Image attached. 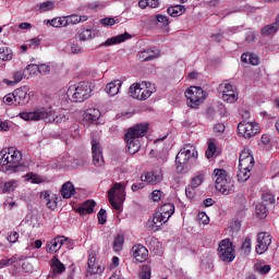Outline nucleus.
<instances>
[{
  "label": "nucleus",
  "instance_id": "f257e3e1",
  "mask_svg": "<svg viewBox=\"0 0 279 279\" xmlns=\"http://www.w3.org/2000/svg\"><path fill=\"white\" fill-rule=\"evenodd\" d=\"M19 117L24 121H45L46 123H66L69 113H59L53 116L45 107L36 108L33 111H22Z\"/></svg>",
  "mask_w": 279,
  "mask_h": 279
},
{
  "label": "nucleus",
  "instance_id": "f03ea898",
  "mask_svg": "<svg viewBox=\"0 0 279 279\" xmlns=\"http://www.w3.org/2000/svg\"><path fill=\"white\" fill-rule=\"evenodd\" d=\"M21 160H23V155L14 148L0 151V166L4 167L5 173H16L21 167Z\"/></svg>",
  "mask_w": 279,
  "mask_h": 279
},
{
  "label": "nucleus",
  "instance_id": "7ed1b4c3",
  "mask_svg": "<svg viewBox=\"0 0 279 279\" xmlns=\"http://www.w3.org/2000/svg\"><path fill=\"white\" fill-rule=\"evenodd\" d=\"M214 180L216 182V189L222 195H230V193L234 192V181L228 175V171L223 169H215Z\"/></svg>",
  "mask_w": 279,
  "mask_h": 279
},
{
  "label": "nucleus",
  "instance_id": "20e7f679",
  "mask_svg": "<svg viewBox=\"0 0 279 279\" xmlns=\"http://www.w3.org/2000/svg\"><path fill=\"white\" fill-rule=\"evenodd\" d=\"M129 93L133 99H137V101H145L156 93V87H153L151 83L144 81L142 83H134L131 85Z\"/></svg>",
  "mask_w": 279,
  "mask_h": 279
},
{
  "label": "nucleus",
  "instance_id": "39448f33",
  "mask_svg": "<svg viewBox=\"0 0 279 279\" xmlns=\"http://www.w3.org/2000/svg\"><path fill=\"white\" fill-rule=\"evenodd\" d=\"M109 204L118 213H121L125 202V185L123 183H113L108 191Z\"/></svg>",
  "mask_w": 279,
  "mask_h": 279
},
{
  "label": "nucleus",
  "instance_id": "423d86ee",
  "mask_svg": "<svg viewBox=\"0 0 279 279\" xmlns=\"http://www.w3.org/2000/svg\"><path fill=\"white\" fill-rule=\"evenodd\" d=\"M189 160H197V149L191 144H186L175 157L178 173H184V167Z\"/></svg>",
  "mask_w": 279,
  "mask_h": 279
},
{
  "label": "nucleus",
  "instance_id": "0eeeda50",
  "mask_svg": "<svg viewBox=\"0 0 279 279\" xmlns=\"http://www.w3.org/2000/svg\"><path fill=\"white\" fill-rule=\"evenodd\" d=\"M68 97H72V101L82 102L90 98V87L87 82H80L76 85H71L66 92Z\"/></svg>",
  "mask_w": 279,
  "mask_h": 279
},
{
  "label": "nucleus",
  "instance_id": "6e6552de",
  "mask_svg": "<svg viewBox=\"0 0 279 279\" xmlns=\"http://www.w3.org/2000/svg\"><path fill=\"white\" fill-rule=\"evenodd\" d=\"M185 97L189 108L197 110L206 99V92L202 87L191 86L185 90Z\"/></svg>",
  "mask_w": 279,
  "mask_h": 279
},
{
  "label": "nucleus",
  "instance_id": "1a4fd4ad",
  "mask_svg": "<svg viewBox=\"0 0 279 279\" xmlns=\"http://www.w3.org/2000/svg\"><path fill=\"white\" fill-rule=\"evenodd\" d=\"M218 256L222 263H232L236 258L234 245L230 239L221 240L218 244Z\"/></svg>",
  "mask_w": 279,
  "mask_h": 279
},
{
  "label": "nucleus",
  "instance_id": "9d476101",
  "mask_svg": "<svg viewBox=\"0 0 279 279\" xmlns=\"http://www.w3.org/2000/svg\"><path fill=\"white\" fill-rule=\"evenodd\" d=\"M149 130V123L144 122V123H138L135 124L134 126L130 128L128 132L125 133L126 138H143L145 134H147Z\"/></svg>",
  "mask_w": 279,
  "mask_h": 279
},
{
  "label": "nucleus",
  "instance_id": "9b49d317",
  "mask_svg": "<svg viewBox=\"0 0 279 279\" xmlns=\"http://www.w3.org/2000/svg\"><path fill=\"white\" fill-rule=\"evenodd\" d=\"M169 221V218L165 217L158 210L154 214L153 219L147 221V229L151 232H158L165 223Z\"/></svg>",
  "mask_w": 279,
  "mask_h": 279
},
{
  "label": "nucleus",
  "instance_id": "f8f14e48",
  "mask_svg": "<svg viewBox=\"0 0 279 279\" xmlns=\"http://www.w3.org/2000/svg\"><path fill=\"white\" fill-rule=\"evenodd\" d=\"M15 96V106H25L26 104H29V99H32V96H29V86L25 85L22 86L14 92Z\"/></svg>",
  "mask_w": 279,
  "mask_h": 279
},
{
  "label": "nucleus",
  "instance_id": "ddd939ff",
  "mask_svg": "<svg viewBox=\"0 0 279 279\" xmlns=\"http://www.w3.org/2000/svg\"><path fill=\"white\" fill-rule=\"evenodd\" d=\"M258 132V129H255L254 123L242 121L238 124V134L243 136V138H252Z\"/></svg>",
  "mask_w": 279,
  "mask_h": 279
},
{
  "label": "nucleus",
  "instance_id": "4468645a",
  "mask_svg": "<svg viewBox=\"0 0 279 279\" xmlns=\"http://www.w3.org/2000/svg\"><path fill=\"white\" fill-rule=\"evenodd\" d=\"M131 254L136 263H145L149 258V251L143 244H135L131 248Z\"/></svg>",
  "mask_w": 279,
  "mask_h": 279
},
{
  "label": "nucleus",
  "instance_id": "2eb2a0df",
  "mask_svg": "<svg viewBox=\"0 0 279 279\" xmlns=\"http://www.w3.org/2000/svg\"><path fill=\"white\" fill-rule=\"evenodd\" d=\"M254 165H256V161L252 153L245 149L242 150L239 157V169H254Z\"/></svg>",
  "mask_w": 279,
  "mask_h": 279
},
{
  "label": "nucleus",
  "instance_id": "dca6fc26",
  "mask_svg": "<svg viewBox=\"0 0 279 279\" xmlns=\"http://www.w3.org/2000/svg\"><path fill=\"white\" fill-rule=\"evenodd\" d=\"M257 245H256V253L257 254H265L267 250H269V245H271V235L267 232L258 233L257 236Z\"/></svg>",
  "mask_w": 279,
  "mask_h": 279
},
{
  "label": "nucleus",
  "instance_id": "f3484780",
  "mask_svg": "<svg viewBox=\"0 0 279 279\" xmlns=\"http://www.w3.org/2000/svg\"><path fill=\"white\" fill-rule=\"evenodd\" d=\"M92 155L95 167H101V165H104V155L101 151V144L96 140L92 141Z\"/></svg>",
  "mask_w": 279,
  "mask_h": 279
},
{
  "label": "nucleus",
  "instance_id": "a211bd4d",
  "mask_svg": "<svg viewBox=\"0 0 279 279\" xmlns=\"http://www.w3.org/2000/svg\"><path fill=\"white\" fill-rule=\"evenodd\" d=\"M66 241H69V238L64 235H58L48 243L46 250L49 254H56V252H58L60 247L66 243Z\"/></svg>",
  "mask_w": 279,
  "mask_h": 279
},
{
  "label": "nucleus",
  "instance_id": "6ab92c4d",
  "mask_svg": "<svg viewBox=\"0 0 279 279\" xmlns=\"http://www.w3.org/2000/svg\"><path fill=\"white\" fill-rule=\"evenodd\" d=\"M157 58H160V51L156 48H148L138 53L141 62H151V60H156Z\"/></svg>",
  "mask_w": 279,
  "mask_h": 279
},
{
  "label": "nucleus",
  "instance_id": "aec40b11",
  "mask_svg": "<svg viewBox=\"0 0 279 279\" xmlns=\"http://www.w3.org/2000/svg\"><path fill=\"white\" fill-rule=\"evenodd\" d=\"M142 182H147L148 184H158L162 182V172L150 171L141 175Z\"/></svg>",
  "mask_w": 279,
  "mask_h": 279
},
{
  "label": "nucleus",
  "instance_id": "412c9836",
  "mask_svg": "<svg viewBox=\"0 0 279 279\" xmlns=\"http://www.w3.org/2000/svg\"><path fill=\"white\" fill-rule=\"evenodd\" d=\"M124 141L126 143L128 154L134 156V154H138V151H141V141L134 137H128V135H124Z\"/></svg>",
  "mask_w": 279,
  "mask_h": 279
},
{
  "label": "nucleus",
  "instance_id": "4be33fe9",
  "mask_svg": "<svg viewBox=\"0 0 279 279\" xmlns=\"http://www.w3.org/2000/svg\"><path fill=\"white\" fill-rule=\"evenodd\" d=\"M40 199L46 202V206L50 210H56V208H58V195L50 194L49 192H41Z\"/></svg>",
  "mask_w": 279,
  "mask_h": 279
},
{
  "label": "nucleus",
  "instance_id": "5701e85b",
  "mask_svg": "<svg viewBox=\"0 0 279 279\" xmlns=\"http://www.w3.org/2000/svg\"><path fill=\"white\" fill-rule=\"evenodd\" d=\"M95 206H97L95 201H86L78 207L77 213L80 215H93L95 213Z\"/></svg>",
  "mask_w": 279,
  "mask_h": 279
},
{
  "label": "nucleus",
  "instance_id": "b1692460",
  "mask_svg": "<svg viewBox=\"0 0 279 279\" xmlns=\"http://www.w3.org/2000/svg\"><path fill=\"white\" fill-rule=\"evenodd\" d=\"M121 81L120 80H116L112 81L111 83H108L106 85V93L107 95H110V97H114V95H119V90H121Z\"/></svg>",
  "mask_w": 279,
  "mask_h": 279
},
{
  "label": "nucleus",
  "instance_id": "393cba45",
  "mask_svg": "<svg viewBox=\"0 0 279 279\" xmlns=\"http://www.w3.org/2000/svg\"><path fill=\"white\" fill-rule=\"evenodd\" d=\"M157 211L165 218L171 219V216L175 213V205H173V203H166L161 205Z\"/></svg>",
  "mask_w": 279,
  "mask_h": 279
},
{
  "label": "nucleus",
  "instance_id": "a878e982",
  "mask_svg": "<svg viewBox=\"0 0 279 279\" xmlns=\"http://www.w3.org/2000/svg\"><path fill=\"white\" fill-rule=\"evenodd\" d=\"M132 38V35L124 33L114 37H111L105 41L106 47H111V45H119L120 43H125V40Z\"/></svg>",
  "mask_w": 279,
  "mask_h": 279
},
{
  "label": "nucleus",
  "instance_id": "bb28decb",
  "mask_svg": "<svg viewBox=\"0 0 279 279\" xmlns=\"http://www.w3.org/2000/svg\"><path fill=\"white\" fill-rule=\"evenodd\" d=\"M75 193V186L71 181L65 182L61 187V195L64 199H70Z\"/></svg>",
  "mask_w": 279,
  "mask_h": 279
},
{
  "label": "nucleus",
  "instance_id": "cd10ccee",
  "mask_svg": "<svg viewBox=\"0 0 279 279\" xmlns=\"http://www.w3.org/2000/svg\"><path fill=\"white\" fill-rule=\"evenodd\" d=\"M101 117V111L97 108H89L85 111V121H88L89 123H93L97 120H99Z\"/></svg>",
  "mask_w": 279,
  "mask_h": 279
},
{
  "label": "nucleus",
  "instance_id": "c85d7f7f",
  "mask_svg": "<svg viewBox=\"0 0 279 279\" xmlns=\"http://www.w3.org/2000/svg\"><path fill=\"white\" fill-rule=\"evenodd\" d=\"M241 61L245 62L246 64H252L253 66H258L259 59L258 56L252 53V52H244L241 56Z\"/></svg>",
  "mask_w": 279,
  "mask_h": 279
},
{
  "label": "nucleus",
  "instance_id": "c756f323",
  "mask_svg": "<svg viewBox=\"0 0 279 279\" xmlns=\"http://www.w3.org/2000/svg\"><path fill=\"white\" fill-rule=\"evenodd\" d=\"M169 16H172L173 19L178 16H182L186 12V8L182 4H177L168 8L167 10Z\"/></svg>",
  "mask_w": 279,
  "mask_h": 279
},
{
  "label": "nucleus",
  "instance_id": "7c9ffc66",
  "mask_svg": "<svg viewBox=\"0 0 279 279\" xmlns=\"http://www.w3.org/2000/svg\"><path fill=\"white\" fill-rule=\"evenodd\" d=\"M87 267H88V272L89 274H100L101 272V267L97 265V258L95 255H89L88 260H87Z\"/></svg>",
  "mask_w": 279,
  "mask_h": 279
},
{
  "label": "nucleus",
  "instance_id": "2f4dec72",
  "mask_svg": "<svg viewBox=\"0 0 279 279\" xmlns=\"http://www.w3.org/2000/svg\"><path fill=\"white\" fill-rule=\"evenodd\" d=\"M222 99L227 101V104H234L239 100V93H236V89L222 92Z\"/></svg>",
  "mask_w": 279,
  "mask_h": 279
},
{
  "label": "nucleus",
  "instance_id": "473e14b6",
  "mask_svg": "<svg viewBox=\"0 0 279 279\" xmlns=\"http://www.w3.org/2000/svg\"><path fill=\"white\" fill-rule=\"evenodd\" d=\"M268 206L265 203H259L255 207V214L257 215L258 219H265L269 213L267 209Z\"/></svg>",
  "mask_w": 279,
  "mask_h": 279
},
{
  "label": "nucleus",
  "instance_id": "72a5a7b5",
  "mask_svg": "<svg viewBox=\"0 0 279 279\" xmlns=\"http://www.w3.org/2000/svg\"><path fill=\"white\" fill-rule=\"evenodd\" d=\"M14 54L12 53V49L8 47L0 48V60H2V62H10Z\"/></svg>",
  "mask_w": 279,
  "mask_h": 279
},
{
  "label": "nucleus",
  "instance_id": "f704fd0d",
  "mask_svg": "<svg viewBox=\"0 0 279 279\" xmlns=\"http://www.w3.org/2000/svg\"><path fill=\"white\" fill-rule=\"evenodd\" d=\"M16 186H19L16 180L8 181L2 186V193H14V191H16Z\"/></svg>",
  "mask_w": 279,
  "mask_h": 279
},
{
  "label": "nucleus",
  "instance_id": "c9c22d12",
  "mask_svg": "<svg viewBox=\"0 0 279 279\" xmlns=\"http://www.w3.org/2000/svg\"><path fill=\"white\" fill-rule=\"evenodd\" d=\"M251 171L252 169H242L239 168L236 178H238V182H247L250 175H251Z\"/></svg>",
  "mask_w": 279,
  "mask_h": 279
},
{
  "label": "nucleus",
  "instance_id": "e433bc0d",
  "mask_svg": "<svg viewBox=\"0 0 279 279\" xmlns=\"http://www.w3.org/2000/svg\"><path fill=\"white\" fill-rule=\"evenodd\" d=\"M19 260H23V257H19L16 255L10 257V258H5V259H2L0 262V267L3 268V267H10V265H14V263H19Z\"/></svg>",
  "mask_w": 279,
  "mask_h": 279
},
{
  "label": "nucleus",
  "instance_id": "4c0bfd02",
  "mask_svg": "<svg viewBox=\"0 0 279 279\" xmlns=\"http://www.w3.org/2000/svg\"><path fill=\"white\" fill-rule=\"evenodd\" d=\"M138 278L140 279H151V267H149L148 265L142 266Z\"/></svg>",
  "mask_w": 279,
  "mask_h": 279
},
{
  "label": "nucleus",
  "instance_id": "58836bf2",
  "mask_svg": "<svg viewBox=\"0 0 279 279\" xmlns=\"http://www.w3.org/2000/svg\"><path fill=\"white\" fill-rule=\"evenodd\" d=\"M125 239L123 238V235L118 234L117 238L113 241V250L114 252H121V250H123V243H124Z\"/></svg>",
  "mask_w": 279,
  "mask_h": 279
},
{
  "label": "nucleus",
  "instance_id": "ea45409f",
  "mask_svg": "<svg viewBox=\"0 0 279 279\" xmlns=\"http://www.w3.org/2000/svg\"><path fill=\"white\" fill-rule=\"evenodd\" d=\"M262 204H264L265 206H274L276 204V197L272 194H263L262 195Z\"/></svg>",
  "mask_w": 279,
  "mask_h": 279
},
{
  "label": "nucleus",
  "instance_id": "a19ab883",
  "mask_svg": "<svg viewBox=\"0 0 279 279\" xmlns=\"http://www.w3.org/2000/svg\"><path fill=\"white\" fill-rule=\"evenodd\" d=\"M65 269H66V267H64V264H62V262H60V259H54V262L52 263L53 274H63V271Z\"/></svg>",
  "mask_w": 279,
  "mask_h": 279
},
{
  "label": "nucleus",
  "instance_id": "79ce46f5",
  "mask_svg": "<svg viewBox=\"0 0 279 279\" xmlns=\"http://www.w3.org/2000/svg\"><path fill=\"white\" fill-rule=\"evenodd\" d=\"M204 182V174L199 173L196 174L191 179L190 186H193L194 189H197L198 186H202V183Z\"/></svg>",
  "mask_w": 279,
  "mask_h": 279
},
{
  "label": "nucleus",
  "instance_id": "37998d69",
  "mask_svg": "<svg viewBox=\"0 0 279 279\" xmlns=\"http://www.w3.org/2000/svg\"><path fill=\"white\" fill-rule=\"evenodd\" d=\"M215 154H217V145L214 142H209L205 156L210 159Z\"/></svg>",
  "mask_w": 279,
  "mask_h": 279
},
{
  "label": "nucleus",
  "instance_id": "c03bdc74",
  "mask_svg": "<svg viewBox=\"0 0 279 279\" xmlns=\"http://www.w3.org/2000/svg\"><path fill=\"white\" fill-rule=\"evenodd\" d=\"M93 32L90 29H85L76 35V39L81 41L90 40Z\"/></svg>",
  "mask_w": 279,
  "mask_h": 279
},
{
  "label": "nucleus",
  "instance_id": "a18cd8bd",
  "mask_svg": "<svg viewBox=\"0 0 279 279\" xmlns=\"http://www.w3.org/2000/svg\"><path fill=\"white\" fill-rule=\"evenodd\" d=\"M50 25L52 27H66V22L64 17H54L50 21Z\"/></svg>",
  "mask_w": 279,
  "mask_h": 279
},
{
  "label": "nucleus",
  "instance_id": "49530a36",
  "mask_svg": "<svg viewBox=\"0 0 279 279\" xmlns=\"http://www.w3.org/2000/svg\"><path fill=\"white\" fill-rule=\"evenodd\" d=\"M255 269H256V271H258V274H260L262 276H265V275L269 274V271H271V266H269V265L263 266L260 264H256Z\"/></svg>",
  "mask_w": 279,
  "mask_h": 279
},
{
  "label": "nucleus",
  "instance_id": "de8ad7c7",
  "mask_svg": "<svg viewBox=\"0 0 279 279\" xmlns=\"http://www.w3.org/2000/svg\"><path fill=\"white\" fill-rule=\"evenodd\" d=\"M66 25H77L80 23V15L72 14L64 17Z\"/></svg>",
  "mask_w": 279,
  "mask_h": 279
},
{
  "label": "nucleus",
  "instance_id": "09e8293b",
  "mask_svg": "<svg viewBox=\"0 0 279 279\" xmlns=\"http://www.w3.org/2000/svg\"><path fill=\"white\" fill-rule=\"evenodd\" d=\"M24 77H27V72H25V70H20L13 74L15 84H19V82H21Z\"/></svg>",
  "mask_w": 279,
  "mask_h": 279
},
{
  "label": "nucleus",
  "instance_id": "8fccbe9b",
  "mask_svg": "<svg viewBox=\"0 0 279 279\" xmlns=\"http://www.w3.org/2000/svg\"><path fill=\"white\" fill-rule=\"evenodd\" d=\"M185 195L187 199H195V195H197V192H195V187H193V185H189L185 189Z\"/></svg>",
  "mask_w": 279,
  "mask_h": 279
},
{
  "label": "nucleus",
  "instance_id": "3c124183",
  "mask_svg": "<svg viewBox=\"0 0 279 279\" xmlns=\"http://www.w3.org/2000/svg\"><path fill=\"white\" fill-rule=\"evenodd\" d=\"M40 12H49V10H53V2L46 1L39 7Z\"/></svg>",
  "mask_w": 279,
  "mask_h": 279
},
{
  "label": "nucleus",
  "instance_id": "603ef678",
  "mask_svg": "<svg viewBox=\"0 0 279 279\" xmlns=\"http://www.w3.org/2000/svg\"><path fill=\"white\" fill-rule=\"evenodd\" d=\"M107 219H108V216L106 215V209H100L98 213V223H100V226H104Z\"/></svg>",
  "mask_w": 279,
  "mask_h": 279
},
{
  "label": "nucleus",
  "instance_id": "864d4df0",
  "mask_svg": "<svg viewBox=\"0 0 279 279\" xmlns=\"http://www.w3.org/2000/svg\"><path fill=\"white\" fill-rule=\"evenodd\" d=\"M28 47L31 49H38L40 47V38L35 37L28 40Z\"/></svg>",
  "mask_w": 279,
  "mask_h": 279
},
{
  "label": "nucleus",
  "instance_id": "5fc2aeb1",
  "mask_svg": "<svg viewBox=\"0 0 279 279\" xmlns=\"http://www.w3.org/2000/svg\"><path fill=\"white\" fill-rule=\"evenodd\" d=\"M101 25L112 27V25L117 24V21L113 17H105L100 20Z\"/></svg>",
  "mask_w": 279,
  "mask_h": 279
},
{
  "label": "nucleus",
  "instance_id": "6e6d98bb",
  "mask_svg": "<svg viewBox=\"0 0 279 279\" xmlns=\"http://www.w3.org/2000/svg\"><path fill=\"white\" fill-rule=\"evenodd\" d=\"M51 71V66L49 64H40L38 65V72L41 74V75H47V73H49Z\"/></svg>",
  "mask_w": 279,
  "mask_h": 279
},
{
  "label": "nucleus",
  "instance_id": "4d7b16f0",
  "mask_svg": "<svg viewBox=\"0 0 279 279\" xmlns=\"http://www.w3.org/2000/svg\"><path fill=\"white\" fill-rule=\"evenodd\" d=\"M151 199H153V202H160V199H162V191H160V190L153 191Z\"/></svg>",
  "mask_w": 279,
  "mask_h": 279
},
{
  "label": "nucleus",
  "instance_id": "13d9d810",
  "mask_svg": "<svg viewBox=\"0 0 279 279\" xmlns=\"http://www.w3.org/2000/svg\"><path fill=\"white\" fill-rule=\"evenodd\" d=\"M3 102H4V104H8V106H11V104H14V105H15L14 92H13L12 94H8L7 96H4Z\"/></svg>",
  "mask_w": 279,
  "mask_h": 279
},
{
  "label": "nucleus",
  "instance_id": "bf43d9fd",
  "mask_svg": "<svg viewBox=\"0 0 279 279\" xmlns=\"http://www.w3.org/2000/svg\"><path fill=\"white\" fill-rule=\"evenodd\" d=\"M7 239L9 243H16L19 241V232L11 231Z\"/></svg>",
  "mask_w": 279,
  "mask_h": 279
},
{
  "label": "nucleus",
  "instance_id": "052dcab7",
  "mask_svg": "<svg viewBox=\"0 0 279 279\" xmlns=\"http://www.w3.org/2000/svg\"><path fill=\"white\" fill-rule=\"evenodd\" d=\"M24 71H25L26 73H28V75H32V73L35 74L36 71H38V64H34V63L28 64V65L25 68Z\"/></svg>",
  "mask_w": 279,
  "mask_h": 279
},
{
  "label": "nucleus",
  "instance_id": "680f3d73",
  "mask_svg": "<svg viewBox=\"0 0 279 279\" xmlns=\"http://www.w3.org/2000/svg\"><path fill=\"white\" fill-rule=\"evenodd\" d=\"M214 132L216 134H223V132H226V124L225 123H217L214 126Z\"/></svg>",
  "mask_w": 279,
  "mask_h": 279
},
{
  "label": "nucleus",
  "instance_id": "e2e57ef3",
  "mask_svg": "<svg viewBox=\"0 0 279 279\" xmlns=\"http://www.w3.org/2000/svg\"><path fill=\"white\" fill-rule=\"evenodd\" d=\"M86 8H88V10H99V8H104V3H101L100 1H95V2L88 3Z\"/></svg>",
  "mask_w": 279,
  "mask_h": 279
},
{
  "label": "nucleus",
  "instance_id": "0e129e2a",
  "mask_svg": "<svg viewBox=\"0 0 279 279\" xmlns=\"http://www.w3.org/2000/svg\"><path fill=\"white\" fill-rule=\"evenodd\" d=\"M198 219L199 221H202V223L204 226H208L210 223V219L208 218V216L206 215V213H201L198 214Z\"/></svg>",
  "mask_w": 279,
  "mask_h": 279
},
{
  "label": "nucleus",
  "instance_id": "69168bd1",
  "mask_svg": "<svg viewBox=\"0 0 279 279\" xmlns=\"http://www.w3.org/2000/svg\"><path fill=\"white\" fill-rule=\"evenodd\" d=\"M157 21H158V23H162V25H165V26H167V25H169V23H171L169 21V17L167 15H162V14L157 15Z\"/></svg>",
  "mask_w": 279,
  "mask_h": 279
},
{
  "label": "nucleus",
  "instance_id": "338daca9",
  "mask_svg": "<svg viewBox=\"0 0 279 279\" xmlns=\"http://www.w3.org/2000/svg\"><path fill=\"white\" fill-rule=\"evenodd\" d=\"M22 269H23V271H25V274H31V271L34 270V266H32V264L29 262H24L22 264Z\"/></svg>",
  "mask_w": 279,
  "mask_h": 279
},
{
  "label": "nucleus",
  "instance_id": "774afa93",
  "mask_svg": "<svg viewBox=\"0 0 279 279\" xmlns=\"http://www.w3.org/2000/svg\"><path fill=\"white\" fill-rule=\"evenodd\" d=\"M71 51L73 53H82V46L78 44H72Z\"/></svg>",
  "mask_w": 279,
  "mask_h": 279
}]
</instances>
